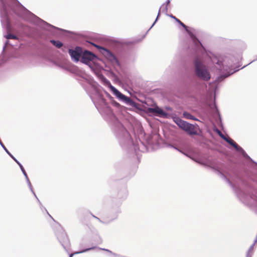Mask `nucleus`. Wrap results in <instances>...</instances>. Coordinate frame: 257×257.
<instances>
[{
  "label": "nucleus",
  "mask_w": 257,
  "mask_h": 257,
  "mask_svg": "<svg viewBox=\"0 0 257 257\" xmlns=\"http://www.w3.org/2000/svg\"><path fill=\"white\" fill-rule=\"evenodd\" d=\"M159 14H160V11H159V13H158V17L159 16Z\"/></svg>",
  "instance_id": "obj_17"
},
{
  "label": "nucleus",
  "mask_w": 257,
  "mask_h": 257,
  "mask_svg": "<svg viewBox=\"0 0 257 257\" xmlns=\"http://www.w3.org/2000/svg\"><path fill=\"white\" fill-rule=\"evenodd\" d=\"M95 57V55L92 53L88 51H85L82 54V59L84 62H88L93 60Z\"/></svg>",
  "instance_id": "obj_5"
},
{
  "label": "nucleus",
  "mask_w": 257,
  "mask_h": 257,
  "mask_svg": "<svg viewBox=\"0 0 257 257\" xmlns=\"http://www.w3.org/2000/svg\"><path fill=\"white\" fill-rule=\"evenodd\" d=\"M17 163L19 165L20 164L18 162H17Z\"/></svg>",
  "instance_id": "obj_19"
},
{
  "label": "nucleus",
  "mask_w": 257,
  "mask_h": 257,
  "mask_svg": "<svg viewBox=\"0 0 257 257\" xmlns=\"http://www.w3.org/2000/svg\"><path fill=\"white\" fill-rule=\"evenodd\" d=\"M69 53L72 59L78 61L82 53V50L80 47H77L74 50L69 49Z\"/></svg>",
  "instance_id": "obj_2"
},
{
  "label": "nucleus",
  "mask_w": 257,
  "mask_h": 257,
  "mask_svg": "<svg viewBox=\"0 0 257 257\" xmlns=\"http://www.w3.org/2000/svg\"><path fill=\"white\" fill-rule=\"evenodd\" d=\"M110 88L117 97L119 98V99L122 100H124L126 101H128L130 100V98L122 94L113 86L110 85Z\"/></svg>",
  "instance_id": "obj_4"
},
{
  "label": "nucleus",
  "mask_w": 257,
  "mask_h": 257,
  "mask_svg": "<svg viewBox=\"0 0 257 257\" xmlns=\"http://www.w3.org/2000/svg\"><path fill=\"white\" fill-rule=\"evenodd\" d=\"M93 44L95 47H96V48H98V49H102V50H106V49H104V48H102V47H100V46H98V45H95V44Z\"/></svg>",
  "instance_id": "obj_15"
},
{
  "label": "nucleus",
  "mask_w": 257,
  "mask_h": 257,
  "mask_svg": "<svg viewBox=\"0 0 257 257\" xmlns=\"http://www.w3.org/2000/svg\"><path fill=\"white\" fill-rule=\"evenodd\" d=\"M71 256H72V255H71L70 256V257H71Z\"/></svg>",
  "instance_id": "obj_20"
},
{
  "label": "nucleus",
  "mask_w": 257,
  "mask_h": 257,
  "mask_svg": "<svg viewBox=\"0 0 257 257\" xmlns=\"http://www.w3.org/2000/svg\"><path fill=\"white\" fill-rule=\"evenodd\" d=\"M19 166H20V168H21V170H22V172H23L25 176H27V174H26V171H25V170L24 168H23V167L22 166V165H21V164H19Z\"/></svg>",
  "instance_id": "obj_14"
},
{
  "label": "nucleus",
  "mask_w": 257,
  "mask_h": 257,
  "mask_svg": "<svg viewBox=\"0 0 257 257\" xmlns=\"http://www.w3.org/2000/svg\"><path fill=\"white\" fill-rule=\"evenodd\" d=\"M6 38L8 39H17V37L14 35H13V34H8Z\"/></svg>",
  "instance_id": "obj_13"
},
{
  "label": "nucleus",
  "mask_w": 257,
  "mask_h": 257,
  "mask_svg": "<svg viewBox=\"0 0 257 257\" xmlns=\"http://www.w3.org/2000/svg\"><path fill=\"white\" fill-rule=\"evenodd\" d=\"M198 126L194 125L192 124L189 123L185 132L190 135H196L197 134Z\"/></svg>",
  "instance_id": "obj_6"
},
{
  "label": "nucleus",
  "mask_w": 257,
  "mask_h": 257,
  "mask_svg": "<svg viewBox=\"0 0 257 257\" xmlns=\"http://www.w3.org/2000/svg\"><path fill=\"white\" fill-rule=\"evenodd\" d=\"M17 163L19 165L20 164L18 162H17Z\"/></svg>",
  "instance_id": "obj_18"
},
{
  "label": "nucleus",
  "mask_w": 257,
  "mask_h": 257,
  "mask_svg": "<svg viewBox=\"0 0 257 257\" xmlns=\"http://www.w3.org/2000/svg\"><path fill=\"white\" fill-rule=\"evenodd\" d=\"M50 42L58 48H60L63 46L62 43L59 41L51 40Z\"/></svg>",
  "instance_id": "obj_10"
},
{
  "label": "nucleus",
  "mask_w": 257,
  "mask_h": 257,
  "mask_svg": "<svg viewBox=\"0 0 257 257\" xmlns=\"http://www.w3.org/2000/svg\"><path fill=\"white\" fill-rule=\"evenodd\" d=\"M172 18L174 19L178 23H179L181 26L184 28L188 32H189V31L187 30V26L184 23H183L179 19H177L174 16H172Z\"/></svg>",
  "instance_id": "obj_11"
},
{
  "label": "nucleus",
  "mask_w": 257,
  "mask_h": 257,
  "mask_svg": "<svg viewBox=\"0 0 257 257\" xmlns=\"http://www.w3.org/2000/svg\"><path fill=\"white\" fill-rule=\"evenodd\" d=\"M221 137L225 140L227 143H228L230 145L232 146L237 151H240L242 149L240 147H239L232 139L230 138H226L224 137L223 135H221Z\"/></svg>",
  "instance_id": "obj_7"
},
{
  "label": "nucleus",
  "mask_w": 257,
  "mask_h": 257,
  "mask_svg": "<svg viewBox=\"0 0 257 257\" xmlns=\"http://www.w3.org/2000/svg\"><path fill=\"white\" fill-rule=\"evenodd\" d=\"M183 115L186 118L191 119L193 120L195 119V117L193 115H192L191 114L188 112H184Z\"/></svg>",
  "instance_id": "obj_12"
},
{
  "label": "nucleus",
  "mask_w": 257,
  "mask_h": 257,
  "mask_svg": "<svg viewBox=\"0 0 257 257\" xmlns=\"http://www.w3.org/2000/svg\"><path fill=\"white\" fill-rule=\"evenodd\" d=\"M147 112L155 114L159 116H164L166 115L164 111L157 106L154 108L149 107L147 109Z\"/></svg>",
  "instance_id": "obj_3"
},
{
  "label": "nucleus",
  "mask_w": 257,
  "mask_h": 257,
  "mask_svg": "<svg viewBox=\"0 0 257 257\" xmlns=\"http://www.w3.org/2000/svg\"><path fill=\"white\" fill-rule=\"evenodd\" d=\"M190 35V37H191L194 43L197 46L198 44H200L202 47H203L202 45L200 43V42L199 41V40L191 32H189Z\"/></svg>",
  "instance_id": "obj_9"
},
{
  "label": "nucleus",
  "mask_w": 257,
  "mask_h": 257,
  "mask_svg": "<svg viewBox=\"0 0 257 257\" xmlns=\"http://www.w3.org/2000/svg\"><path fill=\"white\" fill-rule=\"evenodd\" d=\"M169 3H170V1H168V2H167V4H169Z\"/></svg>",
  "instance_id": "obj_16"
},
{
  "label": "nucleus",
  "mask_w": 257,
  "mask_h": 257,
  "mask_svg": "<svg viewBox=\"0 0 257 257\" xmlns=\"http://www.w3.org/2000/svg\"><path fill=\"white\" fill-rule=\"evenodd\" d=\"M177 124L182 130L185 131L189 123L181 119H177L176 121Z\"/></svg>",
  "instance_id": "obj_8"
},
{
  "label": "nucleus",
  "mask_w": 257,
  "mask_h": 257,
  "mask_svg": "<svg viewBox=\"0 0 257 257\" xmlns=\"http://www.w3.org/2000/svg\"><path fill=\"white\" fill-rule=\"evenodd\" d=\"M195 65L196 74L198 77L204 80L210 79V74L199 60L196 59L195 61Z\"/></svg>",
  "instance_id": "obj_1"
}]
</instances>
